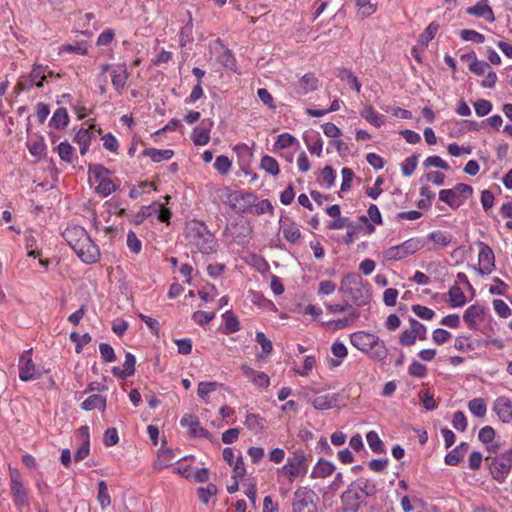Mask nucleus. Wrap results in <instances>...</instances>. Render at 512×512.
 <instances>
[{
  "instance_id": "nucleus-1",
  "label": "nucleus",
  "mask_w": 512,
  "mask_h": 512,
  "mask_svg": "<svg viewBox=\"0 0 512 512\" xmlns=\"http://www.w3.org/2000/svg\"><path fill=\"white\" fill-rule=\"evenodd\" d=\"M185 239L190 247L196 248L202 254H213L218 249V242L208 227L200 221L186 224Z\"/></svg>"
},
{
  "instance_id": "nucleus-2",
  "label": "nucleus",
  "mask_w": 512,
  "mask_h": 512,
  "mask_svg": "<svg viewBox=\"0 0 512 512\" xmlns=\"http://www.w3.org/2000/svg\"><path fill=\"white\" fill-rule=\"evenodd\" d=\"M339 291L358 306L366 305L371 298L369 283L358 273L346 274L340 282Z\"/></svg>"
},
{
  "instance_id": "nucleus-3",
  "label": "nucleus",
  "mask_w": 512,
  "mask_h": 512,
  "mask_svg": "<svg viewBox=\"0 0 512 512\" xmlns=\"http://www.w3.org/2000/svg\"><path fill=\"white\" fill-rule=\"evenodd\" d=\"M376 491L374 482L361 477L353 482L349 489L342 494L341 500L348 510L356 511L359 507L358 501L364 497L373 496Z\"/></svg>"
},
{
  "instance_id": "nucleus-4",
  "label": "nucleus",
  "mask_w": 512,
  "mask_h": 512,
  "mask_svg": "<svg viewBox=\"0 0 512 512\" xmlns=\"http://www.w3.org/2000/svg\"><path fill=\"white\" fill-rule=\"evenodd\" d=\"M473 193L470 185L459 183L452 189H443L439 192V199L448 206L455 209L458 208L463 200L468 199Z\"/></svg>"
},
{
  "instance_id": "nucleus-5",
  "label": "nucleus",
  "mask_w": 512,
  "mask_h": 512,
  "mask_svg": "<svg viewBox=\"0 0 512 512\" xmlns=\"http://www.w3.org/2000/svg\"><path fill=\"white\" fill-rule=\"evenodd\" d=\"M306 455L301 449L295 450L293 455L288 458L287 463L282 467V472L292 482L299 475L307 472Z\"/></svg>"
},
{
  "instance_id": "nucleus-6",
  "label": "nucleus",
  "mask_w": 512,
  "mask_h": 512,
  "mask_svg": "<svg viewBox=\"0 0 512 512\" xmlns=\"http://www.w3.org/2000/svg\"><path fill=\"white\" fill-rule=\"evenodd\" d=\"M317 495L306 488L295 491L292 502L293 512H318L316 507Z\"/></svg>"
},
{
  "instance_id": "nucleus-7",
  "label": "nucleus",
  "mask_w": 512,
  "mask_h": 512,
  "mask_svg": "<svg viewBox=\"0 0 512 512\" xmlns=\"http://www.w3.org/2000/svg\"><path fill=\"white\" fill-rule=\"evenodd\" d=\"M74 252L85 263H95L100 258V251L89 235L84 237L75 247Z\"/></svg>"
},
{
  "instance_id": "nucleus-8",
  "label": "nucleus",
  "mask_w": 512,
  "mask_h": 512,
  "mask_svg": "<svg viewBox=\"0 0 512 512\" xmlns=\"http://www.w3.org/2000/svg\"><path fill=\"white\" fill-rule=\"evenodd\" d=\"M11 493L14 503L18 508L28 506L27 491L21 480L20 473L17 469L10 468Z\"/></svg>"
},
{
  "instance_id": "nucleus-9",
  "label": "nucleus",
  "mask_w": 512,
  "mask_h": 512,
  "mask_svg": "<svg viewBox=\"0 0 512 512\" xmlns=\"http://www.w3.org/2000/svg\"><path fill=\"white\" fill-rule=\"evenodd\" d=\"M512 469V449L495 458L491 464V473L495 480L503 482Z\"/></svg>"
},
{
  "instance_id": "nucleus-10",
  "label": "nucleus",
  "mask_w": 512,
  "mask_h": 512,
  "mask_svg": "<svg viewBox=\"0 0 512 512\" xmlns=\"http://www.w3.org/2000/svg\"><path fill=\"white\" fill-rule=\"evenodd\" d=\"M479 267L478 272L481 275L489 274L492 272L493 268L495 267V258L493 250L485 243L480 242L479 243Z\"/></svg>"
},
{
  "instance_id": "nucleus-11",
  "label": "nucleus",
  "mask_w": 512,
  "mask_h": 512,
  "mask_svg": "<svg viewBox=\"0 0 512 512\" xmlns=\"http://www.w3.org/2000/svg\"><path fill=\"white\" fill-rule=\"evenodd\" d=\"M36 367L31 358V350L24 351L19 359V378L29 381L35 378Z\"/></svg>"
},
{
  "instance_id": "nucleus-12",
  "label": "nucleus",
  "mask_w": 512,
  "mask_h": 512,
  "mask_svg": "<svg viewBox=\"0 0 512 512\" xmlns=\"http://www.w3.org/2000/svg\"><path fill=\"white\" fill-rule=\"evenodd\" d=\"M213 127L211 119H204L201 124L192 131V141L196 146H204L210 141V131Z\"/></svg>"
},
{
  "instance_id": "nucleus-13",
  "label": "nucleus",
  "mask_w": 512,
  "mask_h": 512,
  "mask_svg": "<svg viewBox=\"0 0 512 512\" xmlns=\"http://www.w3.org/2000/svg\"><path fill=\"white\" fill-rule=\"evenodd\" d=\"M180 424H181V426L188 428L190 435L193 437H200V438H208L209 437V432L200 425L199 419L195 415H192V414L184 415L180 420Z\"/></svg>"
},
{
  "instance_id": "nucleus-14",
  "label": "nucleus",
  "mask_w": 512,
  "mask_h": 512,
  "mask_svg": "<svg viewBox=\"0 0 512 512\" xmlns=\"http://www.w3.org/2000/svg\"><path fill=\"white\" fill-rule=\"evenodd\" d=\"M376 337L374 334L358 331L350 335V342L355 348L367 354Z\"/></svg>"
},
{
  "instance_id": "nucleus-15",
  "label": "nucleus",
  "mask_w": 512,
  "mask_h": 512,
  "mask_svg": "<svg viewBox=\"0 0 512 512\" xmlns=\"http://www.w3.org/2000/svg\"><path fill=\"white\" fill-rule=\"evenodd\" d=\"M494 411L503 423L512 421V400L508 397H498L494 402Z\"/></svg>"
},
{
  "instance_id": "nucleus-16",
  "label": "nucleus",
  "mask_w": 512,
  "mask_h": 512,
  "mask_svg": "<svg viewBox=\"0 0 512 512\" xmlns=\"http://www.w3.org/2000/svg\"><path fill=\"white\" fill-rule=\"evenodd\" d=\"M88 233L86 230L78 225L68 226L62 236L67 242V244L74 250L75 247L80 243V241L86 237Z\"/></svg>"
},
{
  "instance_id": "nucleus-17",
  "label": "nucleus",
  "mask_w": 512,
  "mask_h": 512,
  "mask_svg": "<svg viewBox=\"0 0 512 512\" xmlns=\"http://www.w3.org/2000/svg\"><path fill=\"white\" fill-rule=\"evenodd\" d=\"M111 78L114 89L118 94H121L129 78V73L125 66H117L116 68H113L111 70Z\"/></svg>"
},
{
  "instance_id": "nucleus-18",
  "label": "nucleus",
  "mask_w": 512,
  "mask_h": 512,
  "mask_svg": "<svg viewBox=\"0 0 512 512\" xmlns=\"http://www.w3.org/2000/svg\"><path fill=\"white\" fill-rule=\"evenodd\" d=\"M339 401V395L336 393L316 396L312 400V405L317 410H328L334 408Z\"/></svg>"
},
{
  "instance_id": "nucleus-19",
  "label": "nucleus",
  "mask_w": 512,
  "mask_h": 512,
  "mask_svg": "<svg viewBox=\"0 0 512 512\" xmlns=\"http://www.w3.org/2000/svg\"><path fill=\"white\" fill-rule=\"evenodd\" d=\"M319 81L316 78L314 73H306L304 74L300 81L299 87L297 89V93L301 95H306L309 92H313L318 89Z\"/></svg>"
},
{
  "instance_id": "nucleus-20",
  "label": "nucleus",
  "mask_w": 512,
  "mask_h": 512,
  "mask_svg": "<svg viewBox=\"0 0 512 512\" xmlns=\"http://www.w3.org/2000/svg\"><path fill=\"white\" fill-rule=\"evenodd\" d=\"M361 117L364 118L371 125L379 128L385 123V116L379 114L371 105L365 106L361 113Z\"/></svg>"
},
{
  "instance_id": "nucleus-21",
  "label": "nucleus",
  "mask_w": 512,
  "mask_h": 512,
  "mask_svg": "<svg viewBox=\"0 0 512 512\" xmlns=\"http://www.w3.org/2000/svg\"><path fill=\"white\" fill-rule=\"evenodd\" d=\"M281 230H282L284 238L292 244H295L301 238L300 229L295 222H292V221L283 222L281 224Z\"/></svg>"
},
{
  "instance_id": "nucleus-22",
  "label": "nucleus",
  "mask_w": 512,
  "mask_h": 512,
  "mask_svg": "<svg viewBox=\"0 0 512 512\" xmlns=\"http://www.w3.org/2000/svg\"><path fill=\"white\" fill-rule=\"evenodd\" d=\"M467 13L470 15H474L477 17H483L489 22H493L495 20L492 8L484 3V0L481 2H478L473 7H469L467 9Z\"/></svg>"
},
{
  "instance_id": "nucleus-23",
  "label": "nucleus",
  "mask_w": 512,
  "mask_h": 512,
  "mask_svg": "<svg viewBox=\"0 0 512 512\" xmlns=\"http://www.w3.org/2000/svg\"><path fill=\"white\" fill-rule=\"evenodd\" d=\"M367 354L374 360L385 362L388 355V349L386 348L384 341L377 336L375 338V342L371 345V350L368 351Z\"/></svg>"
},
{
  "instance_id": "nucleus-24",
  "label": "nucleus",
  "mask_w": 512,
  "mask_h": 512,
  "mask_svg": "<svg viewBox=\"0 0 512 512\" xmlns=\"http://www.w3.org/2000/svg\"><path fill=\"white\" fill-rule=\"evenodd\" d=\"M245 426L255 434L263 432L266 420L259 414L250 413L246 415Z\"/></svg>"
},
{
  "instance_id": "nucleus-25",
  "label": "nucleus",
  "mask_w": 512,
  "mask_h": 512,
  "mask_svg": "<svg viewBox=\"0 0 512 512\" xmlns=\"http://www.w3.org/2000/svg\"><path fill=\"white\" fill-rule=\"evenodd\" d=\"M334 470H335V467L332 464V462L324 460V459H320L316 463V465L311 473V477L312 478H326V477L330 476Z\"/></svg>"
},
{
  "instance_id": "nucleus-26",
  "label": "nucleus",
  "mask_w": 512,
  "mask_h": 512,
  "mask_svg": "<svg viewBox=\"0 0 512 512\" xmlns=\"http://www.w3.org/2000/svg\"><path fill=\"white\" fill-rule=\"evenodd\" d=\"M82 408L86 411L98 409L104 411L106 408V398L100 395H91L82 403Z\"/></svg>"
},
{
  "instance_id": "nucleus-27",
  "label": "nucleus",
  "mask_w": 512,
  "mask_h": 512,
  "mask_svg": "<svg viewBox=\"0 0 512 512\" xmlns=\"http://www.w3.org/2000/svg\"><path fill=\"white\" fill-rule=\"evenodd\" d=\"M68 123V112L65 108L61 107L54 112L49 124L55 129H64L68 125Z\"/></svg>"
},
{
  "instance_id": "nucleus-28",
  "label": "nucleus",
  "mask_w": 512,
  "mask_h": 512,
  "mask_svg": "<svg viewBox=\"0 0 512 512\" xmlns=\"http://www.w3.org/2000/svg\"><path fill=\"white\" fill-rule=\"evenodd\" d=\"M142 154L151 158L153 162H161L169 160L173 157V151L170 149L160 150L155 148H146Z\"/></svg>"
},
{
  "instance_id": "nucleus-29",
  "label": "nucleus",
  "mask_w": 512,
  "mask_h": 512,
  "mask_svg": "<svg viewBox=\"0 0 512 512\" xmlns=\"http://www.w3.org/2000/svg\"><path fill=\"white\" fill-rule=\"evenodd\" d=\"M406 249L403 248V244L392 246L384 251L383 257L386 261H399L408 257Z\"/></svg>"
},
{
  "instance_id": "nucleus-30",
  "label": "nucleus",
  "mask_w": 512,
  "mask_h": 512,
  "mask_svg": "<svg viewBox=\"0 0 512 512\" xmlns=\"http://www.w3.org/2000/svg\"><path fill=\"white\" fill-rule=\"evenodd\" d=\"M462 59H472L469 64V70L477 75H484L490 69L488 63L478 60L475 55H463Z\"/></svg>"
},
{
  "instance_id": "nucleus-31",
  "label": "nucleus",
  "mask_w": 512,
  "mask_h": 512,
  "mask_svg": "<svg viewBox=\"0 0 512 512\" xmlns=\"http://www.w3.org/2000/svg\"><path fill=\"white\" fill-rule=\"evenodd\" d=\"M155 207L159 209L158 202H153L149 206H143L139 212H137L135 215H133L132 223L135 225H140L141 223H143V221L146 218L155 214Z\"/></svg>"
},
{
  "instance_id": "nucleus-32",
  "label": "nucleus",
  "mask_w": 512,
  "mask_h": 512,
  "mask_svg": "<svg viewBox=\"0 0 512 512\" xmlns=\"http://www.w3.org/2000/svg\"><path fill=\"white\" fill-rule=\"evenodd\" d=\"M337 76L342 80L347 82L356 92L361 91V84L358 81L356 75L349 69L341 68L338 71Z\"/></svg>"
},
{
  "instance_id": "nucleus-33",
  "label": "nucleus",
  "mask_w": 512,
  "mask_h": 512,
  "mask_svg": "<svg viewBox=\"0 0 512 512\" xmlns=\"http://www.w3.org/2000/svg\"><path fill=\"white\" fill-rule=\"evenodd\" d=\"M358 8L357 15L361 19L367 18L376 12V4L372 3L371 0H355Z\"/></svg>"
},
{
  "instance_id": "nucleus-34",
  "label": "nucleus",
  "mask_w": 512,
  "mask_h": 512,
  "mask_svg": "<svg viewBox=\"0 0 512 512\" xmlns=\"http://www.w3.org/2000/svg\"><path fill=\"white\" fill-rule=\"evenodd\" d=\"M449 302L452 307H460L466 303V297L458 285H453L448 292Z\"/></svg>"
},
{
  "instance_id": "nucleus-35",
  "label": "nucleus",
  "mask_w": 512,
  "mask_h": 512,
  "mask_svg": "<svg viewBox=\"0 0 512 512\" xmlns=\"http://www.w3.org/2000/svg\"><path fill=\"white\" fill-rule=\"evenodd\" d=\"M46 68L42 65H38L33 67L32 71L29 74V80L31 85H36L37 87H43L44 81L47 77Z\"/></svg>"
},
{
  "instance_id": "nucleus-36",
  "label": "nucleus",
  "mask_w": 512,
  "mask_h": 512,
  "mask_svg": "<svg viewBox=\"0 0 512 512\" xmlns=\"http://www.w3.org/2000/svg\"><path fill=\"white\" fill-rule=\"evenodd\" d=\"M469 411L476 417L482 418L486 415L487 406L483 398H474L468 402Z\"/></svg>"
},
{
  "instance_id": "nucleus-37",
  "label": "nucleus",
  "mask_w": 512,
  "mask_h": 512,
  "mask_svg": "<svg viewBox=\"0 0 512 512\" xmlns=\"http://www.w3.org/2000/svg\"><path fill=\"white\" fill-rule=\"evenodd\" d=\"M173 458H174V453H173L172 449H170V448L161 449L158 452L157 460L155 461L154 467L156 469H162L164 467H167L170 464V462L173 460Z\"/></svg>"
},
{
  "instance_id": "nucleus-38",
  "label": "nucleus",
  "mask_w": 512,
  "mask_h": 512,
  "mask_svg": "<svg viewBox=\"0 0 512 512\" xmlns=\"http://www.w3.org/2000/svg\"><path fill=\"white\" fill-rule=\"evenodd\" d=\"M97 500L100 503L102 509H105L111 505V498L105 481H100L98 483Z\"/></svg>"
},
{
  "instance_id": "nucleus-39",
  "label": "nucleus",
  "mask_w": 512,
  "mask_h": 512,
  "mask_svg": "<svg viewBox=\"0 0 512 512\" xmlns=\"http://www.w3.org/2000/svg\"><path fill=\"white\" fill-rule=\"evenodd\" d=\"M261 168L273 176L278 175L280 172L277 160L268 155L262 157Z\"/></svg>"
},
{
  "instance_id": "nucleus-40",
  "label": "nucleus",
  "mask_w": 512,
  "mask_h": 512,
  "mask_svg": "<svg viewBox=\"0 0 512 512\" xmlns=\"http://www.w3.org/2000/svg\"><path fill=\"white\" fill-rule=\"evenodd\" d=\"M366 440H367L369 447L371 448V450L373 452H375V453H383L384 452V444L375 431H369L366 435Z\"/></svg>"
},
{
  "instance_id": "nucleus-41",
  "label": "nucleus",
  "mask_w": 512,
  "mask_h": 512,
  "mask_svg": "<svg viewBox=\"0 0 512 512\" xmlns=\"http://www.w3.org/2000/svg\"><path fill=\"white\" fill-rule=\"evenodd\" d=\"M429 239L440 248L446 247L451 242V236L448 233L436 231L429 234Z\"/></svg>"
},
{
  "instance_id": "nucleus-42",
  "label": "nucleus",
  "mask_w": 512,
  "mask_h": 512,
  "mask_svg": "<svg viewBox=\"0 0 512 512\" xmlns=\"http://www.w3.org/2000/svg\"><path fill=\"white\" fill-rule=\"evenodd\" d=\"M419 155L413 154L410 157L406 158L405 161L402 164V173L404 176H411L418 164Z\"/></svg>"
},
{
  "instance_id": "nucleus-43",
  "label": "nucleus",
  "mask_w": 512,
  "mask_h": 512,
  "mask_svg": "<svg viewBox=\"0 0 512 512\" xmlns=\"http://www.w3.org/2000/svg\"><path fill=\"white\" fill-rule=\"evenodd\" d=\"M217 486L213 483H209L206 487L198 488L199 499L204 503L208 504L210 498L217 493Z\"/></svg>"
},
{
  "instance_id": "nucleus-44",
  "label": "nucleus",
  "mask_w": 512,
  "mask_h": 512,
  "mask_svg": "<svg viewBox=\"0 0 512 512\" xmlns=\"http://www.w3.org/2000/svg\"><path fill=\"white\" fill-rule=\"evenodd\" d=\"M218 386H220V384L217 382H200L198 384L197 394L202 400H206L207 395L215 391Z\"/></svg>"
},
{
  "instance_id": "nucleus-45",
  "label": "nucleus",
  "mask_w": 512,
  "mask_h": 512,
  "mask_svg": "<svg viewBox=\"0 0 512 512\" xmlns=\"http://www.w3.org/2000/svg\"><path fill=\"white\" fill-rule=\"evenodd\" d=\"M411 309L416 316L423 320H431L435 316V312L432 309L420 304L412 305Z\"/></svg>"
},
{
  "instance_id": "nucleus-46",
  "label": "nucleus",
  "mask_w": 512,
  "mask_h": 512,
  "mask_svg": "<svg viewBox=\"0 0 512 512\" xmlns=\"http://www.w3.org/2000/svg\"><path fill=\"white\" fill-rule=\"evenodd\" d=\"M460 36L465 41H471L475 43H483L485 40V37L483 34L470 29H463L460 32Z\"/></svg>"
},
{
  "instance_id": "nucleus-47",
  "label": "nucleus",
  "mask_w": 512,
  "mask_h": 512,
  "mask_svg": "<svg viewBox=\"0 0 512 512\" xmlns=\"http://www.w3.org/2000/svg\"><path fill=\"white\" fill-rule=\"evenodd\" d=\"M423 165L425 168H429V167H436V168H440V169H443V170H449V165L447 164L446 161H444L441 157L439 156H429L428 158L425 159V161L423 162Z\"/></svg>"
},
{
  "instance_id": "nucleus-48",
  "label": "nucleus",
  "mask_w": 512,
  "mask_h": 512,
  "mask_svg": "<svg viewBox=\"0 0 512 512\" xmlns=\"http://www.w3.org/2000/svg\"><path fill=\"white\" fill-rule=\"evenodd\" d=\"M70 340L76 344V352L80 353L82 347L90 343L91 336L88 333H85L82 336H80L78 333L72 332L70 334Z\"/></svg>"
},
{
  "instance_id": "nucleus-49",
  "label": "nucleus",
  "mask_w": 512,
  "mask_h": 512,
  "mask_svg": "<svg viewBox=\"0 0 512 512\" xmlns=\"http://www.w3.org/2000/svg\"><path fill=\"white\" fill-rule=\"evenodd\" d=\"M474 109L477 116L483 117L492 110V103L485 99H479L474 103Z\"/></svg>"
},
{
  "instance_id": "nucleus-50",
  "label": "nucleus",
  "mask_w": 512,
  "mask_h": 512,
  "mask_svg": "<svg viewBox=\"0 0 512 512\" xmlns=\"http://www.w3.org/2000/svg\"><path fill=\"white\" fill-rule=\"evenodd\" d=\"M403 248L406 249L408 255H413L417 251L423 248V241L419 238H411L402 243Z\"/></svg>"
},
{
  "instance_id": "nucleus-51",
  "label": "nucleus",
  "mask_w": 512,
  "mask_h": 512,
  "mask_svg": "<svg viewBox=\"0 0 512 512\" xmlns=\"http://www.w3.org/2000/svg\"><path fill=\"white\" fill-rule=\"evenodd\" d=\"M483 314V309L478 306L472 305L464 313L463 319L469 324L475 323L476 319Z\"/></svg>"
},
{
  "instance_id": "nucleus-52",
  "label": "nucleus",
  "mask_w": 512,
  "mask_h": 512,
  "mask_svg": "<svg viewBox=\"0 0 512 512\" xmlns=\"http://www.w3.org/2000/svg\"><path fill=\"white\" fill-rule=\"evenodd\" d=\"M57 150H58L59 157L63 161H65L67 163L71 162V157H72L74 148L67 141L61 142L58 145Z\"/></svg>"
},
{
  "instance_id": "nucleus-53",
  "label": "nucleus",
  "mask_w": 512,
  "mask_h": 512,
  "mask_svg": "<svg viewBox=\"0 0 512 512\" xmlns=\"http://www.w3.org/2000/svg\"><path fill=\"white\" fill-rule=\"evenodd\" d=\"M115 190V185L108 178H102L99 180L98 186L96 187V191L103 196L110 195Z\"/></svg>"
},
{
  "instance_id": "nucleus-54",
  "label": "nucleus",
  "mask_w": 512,
  "mask_h": 512,
  "mask_svg": "<svg viewBox=\"0 0 512 512\" xmlns=\"http://www.w3.org/2000/svg\"><path fill=\"white\" fill-rule=\"evenodd\" d=\"M231 161L227 156H218L215 160L214 167L221 174H227L231 168Z\"/></svg>"
},
{
  "instance_id": "nucleus-55",
  "label": "nucleus",
  "mask_w": 512,
  "mask_h": 512,
  "mask_svg": "<svg viewBox=\"0 0 512 512\" xmlns=\"http://www.w3.org/2000/svg\"><path fill=\"white\" fill-rule=\"evenodd\" d=\"M493 308L501 318H508L511 316L512 311L503 300H493Z\"/></svg>"
},
{
  "instance_id": "nucleus-56",
  "label": "nucleus",
  "mask_w": 512,
  "mask_h": 512,
  "mask_svg": "<svg viewBox=\"0 0 512 512\" xmlns=\"http://www.w3.org/2000/svg\"><path fill=\"white\" fill-rule=\"evenodd\" d=\"M304 141L307 144L308 150L312 154H316L318 157H321L322 154V148H323V141L319 137V135H316V139L313 143L309 142V136L304 137Z\"/></svg>"
},
{
  "instance_id": "nucleus-57",
  "label": "nucleus",
  "mask_w": 512,
  "mask_h": 512,
  "mask_svg": "<svg viewBox=\"0 0 512 512\" xmlns=\"http://www.w3.org/2000/svg\"><path fill=\"white\" fill-rule=\"evenodd\" d=\"M127 246L135 254L140 253L142 249V243L133 231L127 234Z\"/></svg>"
},
{
  "instance_id": "nucleus-58",
  "label": "nucleus",
  "mask_w": 512,
  "mask_h": 512,
  "mask_svg": "<svg viewBox=\"0 0 512 512\" xmlns=\"http://www.w3.org/2000/svg\"><path fill=\"white\" fill-rule=\"evenodd\" d=\"M215 315V312L196 311L192 318L196 323L203 326L212 321L215 318Z\"/></svg>"
},
{
  "instance_id": "nucleus-59",
  "label": "nucleus",
  "mask_w": 512,
  "mask_h": 512,
  "mask_svg": "<svg viewBox=\"0 0 512 512\" xmlns=\"http://www.w3.org/2000/svg\"><path fill=\"white\" fill-rule=\"evenodd\" d=\"M342 174V183H341V190L342 191H348L351 188V184L354 178V172L352 169L344 167L341 170Z\"/></svg>"
},
{
  "instance_id": "nucleus-60",
  "label": "nucleus",
  "mask_w": 512,
  "mask_h": 512,
  "mask_svg": "<svg viewBox=\"0 0 512 512\" xmlns=\"http://www.w3.org/2000/svg\"><path fill=\"white\" fill-rule=\"evenodd\" d=\"M223 48V53L218 57V61L225 67L233 69L235 67V58L232 54V52L227 49Z\"/></svg>"
},
{
  "instance_id": "nucleus-61",
  "label": "nucleus",
  "mask_w": 512,
  "mask_h": 512,
  "mask_svg": "<svg viewBox=\"0 0 512 512\" xmlns=\"http://www.w3.org/2000/svg\"><path fill=\"white\" fill-rule=\"evenodd\" d=\"M416 335L413 329L404 330L399 336V343L403 346H412L416 342Z\"/></svg>"
},
{
  "instance_id": "nucleus-62",
  "label": "nucleus",
  "mask_w": 512,
  "mask_h": 512,
  "mask_svg": "<svg viewBox=\"0 0 512 512\" xmlns=\"http://www.w3.org/2000/svg\"><path fill=\"white\" fill-rule=\"evenodd\" d=\"M99 351L105 362H114L116 360L114 349L111 347V345L107 343H101L99 345Z\"/></svg>"
},
{
  "instance_id": "nucleus-63",
  "label": "nucleus",
  "mask_w": 512,
  "mask_h": 512,
  "mask_svg": "<svg viewBox=\"0 0 512 512\" xmlns=\"http://www.w3.org/2000/svg\"><path fill=\"white\" fill-rule=\"evenodd\" d=\"M452 425L456 430L465 431L467 428V419L463 412L457 411L453 415Z\"/></svg>"
},
{
  "instance_id": "nucleus-64",
  "label": "nucleus",
  "mask_w": 512,
  "mask_h": 512,
  "mask_svg": "<svg viewBox=\"0 0 512 512\" xmlns=\"http://www.w3.org/2000/svg\"><path fill=\"white\" fill-rule=\"evenodd\" d=\"M256 342L261 346L264 354H269L273 349L272 342L263 332L256 333Z\"/></svg>"
}]
</instances>
